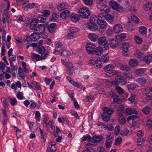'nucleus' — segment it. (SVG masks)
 <instances>
[{
	"label": "nucleus",
	"mask_w": 152,
	"mask_h": 152,
	"mask_svg": "<svg viewBox=\"0 0 152 152\" xmlns=\"http://www.w3.org/2000/svg\"><path fill=\"white\" fill-rule=\"evenodd\" d=\"M3 9H2L1 11V13L2 14L1 15H0V19L1 22L3 24H5L6 22L8 23H10V15L8 12L7 9H6L5 7H7L6 5H4Z\"/></svg>",
	"instance_id": "nucleus-1"
},
{
	"label": "nucleus",
	"mask_w": 152,
	"mask_h": 152,
	"mask_svg": "<svg viewBox=\"0 0 152 152\" xmlns=\"http://www.w3.org/2000/svg\"><path fill=\"white\" fill-rule=\"evenodd\" d=\"M78 12L79 15L83 18L88 19L90 15V12L87 7L81 8L79 9Z\"/></svg>",
	"instance_id": "nucleus-2"
},
{
	"label": "nucleus",
	"mask_w": 152,
	"mask_h": 152,
	"mask_svg": "<svg viewBox=\"0 0 152 152\" xmlns=\"http://www.w3.org/2000/svg\"><path fill=\"white\" fill-rule=\"evenodd\" d=\"M92 18H91L90 20V23H87L85 25L86 26L87 28L89 30L92 31H95L97 30L98 28V27L97 25L96 22L94 20L92 21Z\"/></svg>",
	"instance_id": "nucleus-3"
},
{
	"label": "nucleus",
	"mask_w": 152,
	"mask_h": 152,
	"mask_svg": "<svg viewBox=\"0 0 152 152\" xmlns=\"http://www.w3.org/2000/svg\"><path fill=\"white\" fill-rule=\"evenodd\" d=\"M110 7L113 10L119 12H122L123 10V8L120 6V5L118 4L114 1L112 0L109 2Z\"/></svg>",
	"instance_id": "nucleus-4"
},
{
	"label": "nucleus",
	"mask_w": 152,
	"mask_h": 152,
	"mask_svg": "<svg viewBox=\"0 0 152 152\" xmlns=\"http://www.w3.org/2000/svg\"><path fill=\"white\" fill-rule=\"evenodd\" d=\"M123 109L121 108H119L118 109V120L119 123L121 125H124L126 122V120L122 114Z\"/></svg>",
	"instance_id": "nucleus-5"
},
{
	"label": "nucleus",
	"mask_w": 152,
	"mask_h": 152,
	"mask_svg": "<svg viewBox=\"0 0 152 152\" xmlns=\"http://www.w3.org/2000/svg\"><path fill=\"white\" fill-rule=\"evenodd\" d=\"M95 47L96 46L95 44L91 43L89 42L87 43L86 48L88 54H92Z\"/></svg>",
	"instance_id": "nucleus-6"
},
{
	"label": "nucleus",
	"mask_w": 152,
	"mask_h": 152,
	"mask_svg": "<svg viewBox=\"0 0 152 152\" xmlns=\"http://www.w3.org/2000/svg\"><path fill=\"white\" fill-rule=\"evenodd\" d=\"M96 23L97 24H98L100 28L102 29H105L107 27V23L104 20L101 19L96 18Z\"/></svg>",
	"instance_id": "nucleus-7"
},
{
	"label": "nucleus",
	"mask_w": 152,
	"mask_h": 152,
	"mask_svg": "<svg viewBox=\"0 0 152 152\" xmlns=\"http://www.w3.org/2000/svg\"><path fill=\"white\" fill-rule=\"evenodd\" d=\"M129 47V44L128 42H124L122 45L123 54L125 56H127L129 53L128 52Z\"/></svg>",
	"instance_id": "nucleus-8"
},
{
	"label": "nucleus",
	"mask_w": 152,
	"mask_h": 152,
	"mask_svg": "<svg viewBox=\"0 0 152 152\" xmlns=\"http://www.w3.org/2000/svg\"><path fill=\"white\" fill-rule=\"evenodd\" d=\"M107 42L108 43L110 46L113 48H115L118 45V41L116 39H114L113 38H110L107 40Z\"/></svg>",
	"instance_id": "nucleus-9"
},
{
	"label": "nucleus",
	"mask_w": 152,
	"mask_h": 152,
	"mask_svg": "<svg viewBox=\"0 0 152 152\" xmlns=\"http://www.w3.org/2000/svg\"><path fill=\"white\" fill-rule=\"evenodd\" d=\"M46 25L40 24L38 25L36 27V31L39 34H43L45 31Z\"/></svg>",
	"instance_id": "nucleus-10"
},
{
	"label": "nucleus",
	"mask_w": 152,
	"mask_h": 152,
	"mask_svg": "<svg viewBox=\"0 0 152 152\" xmlns=\"http://www.w3.org/2000/svg\"><path fill=\"white\" fill-rule=\"evenodd\" d=\"M56 142L55 141H52L49 145V147L47 149V151L49 152H55L56 150L55 146Z\"/></svg>",
	"instance_id": "nucleus-11"
},
{
	"label": "nucleus",
	"mask_w": 152,
	"mask_h": 152,
	"mask_svg": "<svg viewBox=\"0 0 152 152\" xmlns=\"http://www.w3.org/2000/svg\"><path fill=\"white\" fill-rule=\"evenodd\" d=\"M57 24L55 23L49 24L47 26L48 31L51 33H54L56 29Z\"/></svg>",
	"instance_id": "nucleus-12"
},
{
	"label": "nucleus",
	"mask_w": 152,
	"mask_h": 152,
	"mask_svg": "<svg viewBox=\"0 0 152 152\" xmlns=\"http://www.w3.org/2000/svg\"><path fill=\"white\" fill-rule=\"evenodd\" d=\"M115 69V67L113 65L111 64L107 65L104 67V69L105 71L109 74L112 73Z\"/></svg>",
	"instance_id": "nucleus-13"
},
{
	"label": "nucleus",
	"mask_w": 152,
	"mask_h": 152,
	"mask_svg": "<svg viewBox=\"0 0 152 152\" xmlns=\"http://www.w3.org/2000/svg\"><path fill=\"white\" fill-rule=\"evenodd\" d=\"M103 110L105 115H108L110 117L111 115L113 113L114 111L112 108H109L107 107H103Z\"/></svg>",
	"instance_id": "nucleus-14"
},
{
	"label": "nucleus",
	"mask_w": 152,
	"mask_h": 152,
	"mask_svg": "<svg viewBox=\"0 0 152 152\" xmlns=\"http://www.w3.org/2000/svg\"><path fill=\"white\" fill-rule=\"evenodd\" d=\"M113 29L115 33H118L122 31V26L121 24H117L114 25Z\"/></svg>",
	"instance_id": "nucleus-15"
},
{
	"label": "nucleus",
	"mask_w": 152,
	"mask_h": 152,
	"mask_svg": "<svg viewBox=\"0 0 152 152\" xmlns=\"http://www.w3.org/2000/svg\"><path fill=\"white\" fill-rule=\"evenodd\" d=\"M38 23L37 19L34 18L32 19L30 23V29L35 30L36 31V26Z\"/></svg>",
	"instance_id": "nucleus-16"
},
{
	"label": "nucleus",
	"mask_w": 152,
	"mask_h": 152,
	"mask_svg": "<svg viewBox=\"0 0 152 152\" xmlns=\"http://www.w3.org/2000/svg\"><path fill=\"white\" fill-rule=\"evenodd\" d=\"M103 49L101 47H98L95 49L92 54H95L98 56H101L103 53Z\"/></svg>",
	"instance_id": "nucleus-17"
},
{
	"label": "nucleus",
	"mask_w": 152,
	"mask_h": 152,
	"mask_svg": "<svg viewBox=\"0 0 152 152\" xmlns=\"http://www.w3.org/2000/svg\"><path fill=\"white\" fill-rule=\"evenodd\" d=\"M148 94V93H147L142 94V98L143 102H146L149 100H151V96Z\"/></svg>",
	"instance_id": "nucleus-18"
},
{
	"label": "nucleus",
	"mask_w": 152,
	"mask_h": 152,
	"mask_svg": "<svg viewBox=\"0 0 152 152\" xmlns=\"http://www.w3.org/2000/svg\"><path fill=\"white\" fill-rule=\"evenodd\" d=\"M143 8L145 11L151 10L152 8V3L151 1L146 2L145 4H143Z\"/></svg>",
	"instance_id": "nucleus-19"
},
{
	"label": "nucleus",
	"mask_w": 152,
	"mask_h": 152,
	"mask_svg": "<svg viewBox=\"0 0 152 152\" xmlns=\"http://www.w3.org/2000/svg\"><path fill=\"white\" fill-rule=\"evenodd\" d=\"M70 15V12L68 10H65L60 14V17L62 19H66Z\"/></svg>",
	"instance_id": "nucleus-20"
},
{
	"label": "nucleus",
	"mask_w": 152,
	"mask_h": 152,
	"mask_svg": "<svg viewBox=\"0 0 152 152\" xmlns=\"http://www.w3.org/2000/svg\"><path fill=\"white\" fill-rule=\"evenodd\" d=\"M31 57L32 59H34L37 61L42 60L41 57V56L39 54L31 53Z\"/></svg>",
	"instance_id": "nucleus-21"
},
{
	"label": "nucleus",
	"mask_w": 152,
	"mask_h": 152,
	"mask_svg": "<svg viewBox=\"0 0 152 152\" xmlns=\"http://www.w3.org/2000/svg\"><path fill=\"white\" fill-rule=\"evenodd\" d=\"M70 18L72 21L74 22H77L80 20L79 15L76 13L72 14L70 16Z\"/></svg>",
	"instance_id": "nucleus-22"
},
{
	"label": "nucleus",
	"mask_w": 152,
	"mask_h": 152,
	"mask_svg": "<svg viewBox=\"0 0 152 152\" xmlns=\"http://www.w3.org/2000/svg\"><path fill=\"white\" fill-rule=\"evenodd\" d=\"M88 37L90 40L93 42L96 41L98 38V37L96 34L92 33L89 34Z\"/></svg>",
	"instance_id": "nucleus-23"
},
{
	"label": "nucleus",
	"mask_w": 152,
	"mask_h": 152,
	"mask_svg": "<svg viewBox=\"0 0 152 152\" xmlns=\"http://www.w3.org/2000/svg\"><path fill=\"white\" fill-rule=\"evenodd\" d=\"M103 138L102 135H94L92 138V140L94 142H99L101 141Z\"/></svg>",
	"instance_id": "nucleus-24"
},
{
	"label": "nucleus",
	"mask_w": 152,
	"mask_h": 152,
	"mask_svg": "<svg viewBox=\"0 0 152 152\" xmlns=\"http://www.w3.org/2000/svg\"><path fill=\"white\" fill-rule=\"evenodd\" d=\"M138 82L139 85L142 86H144L146 84L147 80L144 77H141L138 79Z\"/></svg>",
	"instance_id": "nucleus-25"
},
{
	"label": "nucleus",
	"mask_w": 152,
	"mask_h": 152,
	"mask_svg": "<svg viewBox=\"0 0 152 152\" xmlns=\"http://www.w3.org/2000/svg\"><path fill=\"white\" fill-rule=\"evenodd\" d=\"M101 11L103 14L108 13L110 11V9L106 5L104 7H102L101 8Z\"/></svg>",
	"instance_id": "nucleus-26"
},
{
	"label": "nucleus",
	"mask_w": 152,
	"mask_h": 152,
	"mask_svg": "<svg viewBox=\"0 0 152 152\" xmlns=\"http://www.w3.org/2000/svg\"><path fill=\"white\" fill-rule=\"evenodd\" d=\"M143 60L146 64H149L152 61V56L150 55L146 56Z\"/></svg>",
	"instance_id": "nucleus-27"
},
{
	"label": "nucleus",
	"mask_w": 152,
	"mask_h": 152,
	"mask_svg": "<svg viewBox=\"0 0 152 152\" xmlns=\"http://www.w3.org/2000/svg\"><path fill=\"white\" fill-rule=\"evenodd\" d=\"M37 20L38 22L39 21L40 23H44L46 20V18L43 15H39L37 18Z\"/></svg>",
	"instance_id": "nucleus-28"
},
{
	"label": "nucleus",
	"mask_w": 152,
	"mask_h": 152,
	"mask_svg": "<svg viewBox=\"0 0 152 152\" xmlns=\"http://www.w3.org/2000/svg\"><path fill=\"white\" fill-rule=\"evenodd\" d=\"M31 85L33 86V88L34 89H36L37 90H41V86L40 85V84H39L35 81H33L31 83Z\"/></svg>",
	"instance_id": "nucleus-29"
},
{
	"label": "nucleus",
	"mask_w": 152,
	"mask_h": 152,
	"mask_svg": "<svg viewBox=\"0 0 152 152\" xmlns=\"http://www.w3.org/2000/svg\"><path fill=\"white\" fill-rule=\"evenodd\" d=\"M78 31V29L76 27H72L70 28V32L76 37L77 36V33Z\"/></svg>",
	"instance_id": "nucleus-30"
},
{
	"label": "nucleus",
	"mask_w": 152,
	"mask_h": 152,
	"mask_svg": "<svg viewBox=\"0 0 152 152\" xmlns=\"http://www.w3.org/2000/svg\"><path fill=\"white\" fill-rule=\"evenodd\" d=\"M119 68L121 70H126V71H129L131 70L130 67L125 64H121L119 66Z\"/></svg>",
	"instance_id": "nucleus-31"
},
{
	"label": "nucleus",
	"mask_w": 152,
	"mask_h": 152,
	"mask_svg": "<svg viewBox=\"0 0 152 152\" xmlns=\"http://www.w3.org/2000/svg\"><path fill=\"white\" fill-rule=\"evenodd\" d=\"M129 66L132 67L136 66L138 64L137 61L134 59H131L129 62Z\"/></svg>",
	"instance_id": "nucleus-32"
},
{
	"label": "nucleus",
	"mask_w": 152,
	"mask_h": 152,
	"mask_svg": "<svg viewBox=\"0 0 152 152\" xmlns=\"http://www.w3.org/2000/svg\"><path fill=\"white\" fill-rule=\"evenodd\" d=\"M99 59V61H101L107 63L108 61L109 56L107 54H106L102 56L101 58H98Z\"/></svg>",
	"instance_id": "nucleus-33"
},
{
	"label": "nucleus",
	"mask_w": 152,
	"mask_h": 152,
	"mask_svg": "<svg viewBox=\"0 0 152 152\" xmlns=\"http://www.w3.org/2000/svg\"><path fill=\"white\" fill-rule=\"evenodd\" d=\"M123 74L124 75L125 78L128 79L130 80L132 78L133 75L129 71H126L123 72Z\"/></svg>",
	"instance_id": "nucleus-34"
},
{
	"label": "nucleus",
	"mask_w": 152,
	"mask_h": 152,
	"mask_svg": "<svg viewBox=\"0 0 152 152\" xmlns=\"http://www.w3.org/2000/svg\"><path fill=\"white\" fill-rule=\"evenodd\" d=\"M117 79L119 83H121V85H124L126 84V79H124L123 76L121 75L118 76L117 77Z\"/></svg>",
	"instance_id": "nucleus-35"
},
{
	"label": "nucleus",
	"mask_w": 152,
	"mask_h": 152,
	"mask_svg": "<svg viewBox=\"0 0 152 152\" xmlns=\"http://www.w3.org/2000/svg\"><path fill=\"white\" fill-rule=\"evenodd\" d=\"M107 41L106 39L104 37H100L98 39V43L100 45H102L105 43L107 42Z\"/></svg>",
	"instance_id": "nucleus-36"
},
{
	"label": "nucleus",
	"mask_w": 152,
	"mask_h": 152,
	"mask_svg": "<svg viewBox=\"0 0 152 152\" xmlns=\"http://www.w3.org/2000/svg\"><path fill=\"white\" fill-rule=\"evenodd\" d=\"M45 50L44 47L41 45H39L36 48V51L39 54L45 51Z\"/></svg>",
	"instance_id": "nucleus-37"
},
{
	"label": "nucleus",
	"mask_w": 152,
	"mask_h": 152,
	"mask_svg": "<svg viewBox=\"0 0 152 152\" xmlns=\"http://www.w3.org/2000/svg\"><path fill=\"white\" fill-rule=\"evenodd\" d=\"M91 18H92V21L93 20L94 21V20H95V21H96V22L97 21V20H96V18H97V19H102L104 20V19L105 18V17H104V15H103L102 14H99L98 16L97 17L96 15H94V16H91Z\"/></svg>",
	"instance_id": "nucleus-38"
},
{
	"label": "nucleus",
	"mask_w": 152,
	"mask_h": 152,
	"mask_svg": "<svg viewBox=\"0 0 152 152\" xmlns=\"http://www.w3.org/2000/svg\"><path fill=\"white\" fill-rule=\"evenodd\" d=\"M105 18L107 20L109 21L110 23L114 22L113 17L110 14L105 15Z\"/></svg>",
	"instance_id": "nucleus-39"
},
{
	"label": "nucleus",
	"mask_w": 152,
	"mask_h": 152,
	"mask_svg": "<svg viewBox=\"0 0 152 152\" xmlns=\"http://www.w3.org/2000/svg\"><path fill=\"white\" fill-rule=\"evenodd\" d=\"M39 34L36 32L30 35L33 41H35L39 37Z\"/></svg>",
	"instance_id": "nucleus-40"
},
{
	"label": "nucleus",
	"mask_w": 152,
	"mask_h": 152,
	"mask_svg": "<svg viewBox=\"0 0 152 152\" xmlns=\"http://www.w3.org/2000/svg\"><path fill=\"white\" fill-rule=\"evenodd\" d=\"M49 53L48 51L45 50V51H44L41 54V57L42 59H45L48 56Z\"/></svg>",
	"instance_id": "nucleus-41"
},
{
	"label": "nucleus",
	"mask_w": 152,
	"mask_h": 152,
	"mask_svg": "<svg viewBox=\"0 0 152 152\" xmlns=\"http://www.w3.org/2000/svg\"><path fill=\"white\" fill-rule=\"evenodd\" d=\"M60 55L62 56L67 57L70 55V53L69 50H64L61 52Z\"/></svg>",
	"instance_id": "nucleus-42"
},
{
	"label": "nucleus",
	"mask_w": 152,
	"mask_h": 152,
	"mask_svg": "<svg viewBox=\"0 0 152 152\" xmlns=\"http://www.w3.org/2000/svg\"><path fill=\"white\" fill-rule=\"evenodd\" d=\"M113 98V103H117L118 104L121 103V100H120V99L118 96L116 95Z\"/></svg>",
	"instance_id": "nucleus-43"
},
{
	"label": "nucleus",
	"mask_w": 152,
	"mask_h": 152,
	"mask_svg": "<svg viewBox=\"0 0 152 152\" xmlns=\"http://www.w3.org/2000/svg\"><path fill=\"white\" fill-rule=\"evenodd\" d=\"M129 130L126 128L121 131L120 134L123 136H126L129 134Z\"/></svg>",
	"instance_id": "nucleus-44"
},
{
	"label": "nucleus",
	"mask_w": 152,
	"mask_h": 152,
	"mask_svg": "<svg viewBox=\"0 0 152 152\" xmlns=\"http://www.w3.org/2000/svg\"><path fill=\"white\" fill-rule=\"evenodd\" d=\"M66 4L63 3H61L57 7V9L60 11L65 9L66 7Z\"/></svg>",
	"instance_id": "nucleus-45"
},
{
	"label": "nucleus",
	"mask_w": 152,
	"mask_h": 152,
	"mask_svg": "<svg viewBox=\"0 0 152 152\" xmlns=\"http://www.w3.org/2000/svg\"><path fill=\"white\" fill-rule=\"evenodd\" d=\"M150 109L148 107L146 106L144 107L142 110V113L145 115H148L150 111Z\"/></svg>",
	"instance_id": "nucleus-46"
},
{
	"label": "nucleus",
	"mask_w": 152,
	"mask_h": 152,
	"mask_svg": "<svg viewBox=\"0 0 152 152\" xmlns=\"http://www.w3.org/2000/svg\"><path fill=\"white\" fill-rule=\"evenodd\" d=\"M134 54L135 56L139 58H140L142 57L143 54L142 53L139 51H135Z\"/></svg>",
	"instance_id": "nucleus-47"
},
{
	"label": "nucleus",
	"mask_w": 152,
	"mask_h": 152,
	"mask_svg": "<svg viewBox=\"0 0 152 152\" xmlns=\"http://www.w3.org/2000/svg\"><path fill=\"white\" fill-rule=\"evenodd\" d=\"M146 28L144 26H141L139 29L140 32L142 35L145 34L146 33Z\"/></svg>",
	"instance_id": "nucleus-48"
},
{
	"label": "nucleus",
	"mask_w": 152,
	"mask_h": 152,
	"mask_svg": "<svg viewBox=\"0 0 152 152\" xmlns=\"http://www.w3.org/2000/svg\"><path fill=\"white\" fill-rule=\"evenodd\" d=\"M131 20L135 23H138L140 20L139 18L135 15H133L131 17Z\"/></svg>",
	"instance_id": "nucleus-49"
},
{
	"label": "nucleus",
	"mask_w": 152,
	"mask_h": 152,
	"mask_svg": "<svg viewBox=\"0 0 152 152\" xmlns=\"http://www.w3.org/2000/svg\"><path fill=\"white\" fill-rule=\"evenodd\" d=\"M137 85L134 83H132L127 85V88L129 89L134 90L136 88Z\"/></svg>",
	"instance_id": "nucleus-50"
},
{
	"label": "nucleus",
	"mask_w": 152,
	"mask_h": 152,
	"mask_svg": "<svg viewBox=\"0 0 152 152\" xmlns=\"http://www.w3.org/2000/svg\"><path fill=\"white\" fill-rule=\"evenodd\" d=\"M115 89L118 93L120 94H122L124 92V89L119 86L116 87Z\"/></svg>",
	"instance_id": "nucleus-51"
},
{
	"label": "nucleus",
	"mask_w": 152,
	"mask_h": 152,
	"mask_svg": "<svg viewBox=\"0 0 152 152\" xmlns=\"http://www.w3.org/2000/svg\"><path fill=\"white\" fill-rule=\"evenodd\" d=\"M56 130L53 132V135L55 137H57L58 136L59 132H60L61 131L57 126H56Z\"/></svg>",
	"instance_id": "nucleus-52"
},
{
	"label": "nucleus",
	"mask_w": 152,
	"mask_h": 152,
	"mask_svg": "<svg viewBox=\"0 0 152 152\" xmlns=\"http://www.w3.org/2000/svg\"><path fill=\"white\" fill-rule=\"evenodd\" d=\"M145 72V70L143 69H137L136 71V73L137 75H141L143 74Z\"/></svg>",
	"instance_id": "nucleus-53"
},
{
	"label": "nucleus",
	"mask_w": 152,
	"mask_h": 152,
	"mask_svg": "<svg viewBox=\"0 0 152 152\" xmlns=\"http://www.w3.org/2000/svg\"><path fill=\"white\" fill-rule=\"evenodd\" d=\"M110 116H108L107 115H105L104 113L102 116V117L104 121L107 122L110 120Z\"/></svg>",
	"instance_id": "nucleus-54"
},
{
	"label": "nucleus",
	"mask_w": 152,
	"mask_h": 152,
	"mask_svg": "<svg viewBox=\"0 0 152 152\" xmlns=\"http://www.w3.org/2000/svg\"><path fill=\"white\" fill-rule=\"evenodd\" d=\"M9 102L12 106L15 105L17 104V101L15 98H10Z\"/></svg>",
	"instance_id": "nucleus-55"
},
{
	"label": "nucleus",
	"mask_w": 152,
	"mask_h": 152,
	"mask_svg": "<svg viewBox=\"0 0 152 152\" xmlns=\"http://www.w3.org/2000/svg\"><path fill=\"white\" fill-rule=\"evenodd\" d=\"M34 124V123L31 122L30 123L29 125V128L32 132H36L37 130L36 129H34L33 128V125Z\"/></svg>",
	"instance_id": "nucleus-56"
},
{
	"label": "nucleus",
	"mask_w": 152,
	"mask_h": 152,
	"mask_svg": "<svg viewBox=\"0 0 152 152\" xmlns=\"http://www.w3.org/2000/svg\"><path fill=\"white\" fill-rule=\"evenodd\" d=\"M140 125V124L137 121H132V126L135 128H137L139 127Z\"/></svg>",
	"instance_id": "nucleus-57"
},
{
	"label": "nucleus",
	"mask_w": 152,
	"mask_h": 152,
	"mask_svg": "<svg viewBox=\"0 0 152 152\" xmlns=\"http://www.w3.org/2000/svg\"><path fill=\"white\" fill-rule=\"evenodd\" d=\"M122 141V139L121 137H118L115 140V144L116 145H118L120 144Z\"/></svg>",
	"instance_id": "nucleus-58"
},
{
	"label": "nucleus",
	"mask_w": 152,
	"mask_h": 152,
	"mask_svg": "<svg viewBox=\"0 0 152 152\" xmlns=\"http://www.w3.org/2000/svg\"><path fill=\"white\" fill-rule=\"evenodd\" d=\"M138 117L137 116L135 115H130L127 118V121H128L131 120L134 121L138 118Z\"/></svg>",
	"instance_id": "nucleus-59"
},
{
	"label": "nucleus",
	"mask_w": 152,
	"mask_h": 152,
	"mask_svg": "<svg viewBox=\"0 0 152 152\" xmlns=\"http://www.w3.org/2000/svg\"><path fill=\"white\" fill-rule=\"evenodd\" d=\"M26 39L25 40V42H27V43H26V44H27L28 43H29L30 42H31L32 41H33L32 39L31 38V35L27 36L26 37Z\"/></svg>",
	"instance_id": "nucleus-60"
},
{
	"label": "nucleus",
	"mask_w": 152,
	"mask_h": 152,
	"mask_svg": "<svg viewBox=\"0 0 152 152\" xmlns=\"http://www.w3.org/2000/svg\"><path fill=\"white\" fill-rule=\"evenodd\" d=\"M42 14L45 18L48 17L50 14V11L47 10H45L43 11Z\"/></svg>",
	"instance_id": "nucleus-61"
},
{
	"label": "nucleus",
	"mask_w": 152,
	"mask_h": 152,
	"mask_svg": "<svg viewBox=\"0 0 152 152\" xmlns=\"http://www.w3.org/2000/svg\"><path fill=\"white\" fill-rule=\"evenodd\" d=\"M135 39L137 44H140L142 42V39L138 36L135 37Z\"/></svg>",
	"instance_id": "nucleus-62"
},
{
	"label": "nucleus",
	"mask_w": 152,
	"mask_h": 152,
	"mask_svg": "<svg viewBox=\"0 0 152 152\" xmlns=\"http://www.w3.org/2000/svg\"><path fill=\"white\" fill-rule=\"evenodd\" d=\"M98 59H97L95 61H94L93 60H90L89 61L88 64H91L92 66H95L96 64L98 63Z\"/></svg>",
	"instance_id": "nucleus-63"
},
{
	"label": "nucleus",
	"mask_w": 152,
	"mask_h": 152,
	"mask_svg": "<svg viewBox=\"0 0 152 152\" xmlns=\"http://www.w3.org/2000/svg\"><path fill=\"white\" fill-rule=\"evenodd\" d=\"M120 126L119 125H118L116 126L115 127V134L116 135H118L120 132Z\"/></svg>",
	"instance_id": "nucleus-64"
}]
</instances>
